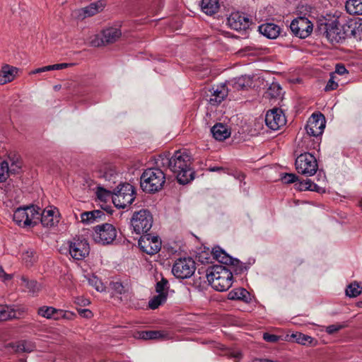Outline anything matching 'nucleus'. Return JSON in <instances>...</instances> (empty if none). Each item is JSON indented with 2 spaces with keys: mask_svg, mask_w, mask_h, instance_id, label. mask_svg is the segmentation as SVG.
I'll return each mask as SVG.
<instances>
[{
  "mask_svg": "<svg viewBox=\"0 0 362 362\" xmlns=\"http://www.w3.org/2000/svg\"><path fill=\"white\" fill-rule=\"evenodd\" d=\"M168 165L180 184H187L194 179V173L191 168V157L187 151H175L168 160Z\"/></svg>",
  "mask_w": 362,
  "mask_h": 362,
  "instance_id": "1",
  "label": "nucleus"
},
{
  "mask_svg": "<svg viewBox=\"0 0 362 362\" xmlns=\"http://www.w3.org/2000/svg\"><path fill=\"white\" fill-rule=\"evenodd\" d=\"M358 28L355 21L341 25L339 21H334L326 24V37L332 43H337L346 37H356Z\"/></svg>",
  "mask_w": 362,
  "mask_h": 362,
  "instance_id": "2",
  "label": "nucleus"
},
{
  "mask_svg": "<svg viewBox=\"0 0 362 362\" xmlns=\"http://www.w3.org/2000/svg\"><path fill=\"white\" fill-rule=\"evenodd\" d=\"M211 287L218 291H225L233 284V272L223 265H214L206 274Z\"/></svg>",
  "mask_w": 362,
  "mask_h": 362,
  "instance_id": "3",
  "label": "nucleus"
},
{
  "mask_svg": "<svg viewBox=\"0 0 362 362\" xmlns=\"http://www.w3.org/2000/svg\"><path fill=\"white\" fill-rule=\"evenodd\" d=\"M165 182L164 173L159 168H148L141 176V187L148 193H154L160 190Z\"/></svg>",
  "mask_w": 362,
  "mask_h": 362,
  "instance_id": "4",
  "label": "nucleus"
},
{
  "mask_svg": "<svg viewBox=\"0 0 362 362\" xmlns=\"http://www.w3.org/2000/svg\"><path fill=\"white\" fill-rule=\"evenodd\" d=\"M40 211L34 206L20 207L14 211L13 219L20 226H34L39 222Z\"/></svg>",
  "mask_w": 362,
  "mask_h": 362,
  "instance_id": "5",
  "label": "nucleus"
},
{
  "mask_svg": "<svg viewBox=\"0 0 362 362\" xmlns=\"http://www.w3.org/2000/svg\"><path fill=\"white\" fill-rule=\"evenodd\" d=\"M135 194V189L131 184L122 183L114 189L112 199L116 207L124 209L133 202Z\"/></svg>",
  "mask_w": 362,
  "mask_h": 362,
  "instance_id": "6",
  "label": "nucleus"
},
{
  "mask_svg": "<svg viewBox=\"0 0 362 362\" xmlns=\"http://www.w3.org/2000/svg\"><path fill=\"white\" fill-rule=\"evenodd\" d=\"M92 237L96 243L103 245H110L117 237V230L110 223L98 225L94 227Z\"/></svg>",
  "mask_w": 362,
  "mask_h": 362,
  "instance_id": "7",
  "label": "nucleus"
},
{
  "mask_svg": "<svg viewBox=\"0 0 362 362\" xmlns=\"http://www.w3.org/2000/svg\"><path fill=\"white\" fill-rule=\"evenodd\" d=\"M131 223L136 234L147 233L152 227L153 216L149 211L142 209L133 214Z\"/></svg>",
  "mask_w": 362,
  "mask_h": 362,
  "instance_id": "8",
  "label": "nucleus"
},
{
  "mask_svg": "<svg viewBox=\"0 0 362 362\" xmlns=\"http://www.w3.org/2000/svg\"><path fill=\"white\" fill-rule=\"evenodd\" d=\"M295 165L298 173L305 176L315 175L318 168L315 157L309 153L299 155L296 159Z\"/></svg>",
  "mask_w": 362,
  "mask_h": 362,
  "instance_id": "9",
  "label": "nucleus"
},
{
  "mask_svg": "<svg viewBox=\"0 0 362 362\" xmlns=\"http://www.w3.org/2000/svg\"><path fill=\"white\" fill-rule=\"evenodd\" d=\"M122 35L121 30L115 27L107 28L100 34L90 37V44L93 47H100L116 42Z\"/></svg>",
  "mask_w": 362,
  "mask_h": 362,
  "instance_id": "10",
  "label": "nucleus"
},
{
  "mask_svg": "<svg viewBox=\"0 0 362 362\" xmlns=\"http://www.w3.org/2000/svg\"><path fill=\"white\" fill-rule=\"evenodd\" d=\"M195 271V262L192 258H180L173 266L172 272L178 279L189 278Z\"/></svg>",
  "mask_w": 362,
  "mask_h": 362,
  "instance_id": "11",
  "label": "nucleus"
},
{
  "mask_svg": "<svg viewBox=\"0 0 362 362\" xmlns=\"http://www.w3.org/2000/svg\"><path fill=\"white\" fill-rule=\"evenodd\" d=\"M212 255L218 262L224 264H231L230 269L235 274H242L247 270V267L240 263L238 259H233L220 247H216L212 250Z\"/></svg>",
  "mask_w": 362,
  "mask_h": 362,
  "instance_id": "12",
  "label": "nucleus"
},
{
  "mask_svg": "<svg viewBox=\"0 0 362 362\" xmlns=\"http://www.w3.org/2000/svg\"><path fill=\"white\" fill-rule=\"evenodd\" d=\"M313 23L305 17H299L292 21L290 29L299 38H305L313 32Z\"/></svg>",
  "mask_w": 362,
  "mask_h": 362,
  "instance_id": "13",
  "label": "nucleus"
},
{
  "mask_svg": "<svg viewBox=\"0 0 362 362\" xmlns=\"http://www.w3.org/2000/svg\"><path fill=\"white\" fill-rule=\"evenodd\" d=\"M138 244L141 250L150 255L158 252L161 247L160 238L158 236H153L150 234L142 235L139 240Z\"/></svg>",
  "mask_w": 362,
  "mask_h": 362,
  "instance_id": "14",
  "label": "nucleus"
},
{
  "mask_svg": "<svg viewBox=\"0 0 362 362\" xmlns=\"http://www.w3.org/2000/svg\"><path fill=\"white\" fill-rule=\"evenodd\" d=\"M89 252V244L85 239H74L69 243V254L75 259H83Z\"/></svg>",
  "mask_w": 362,
  "mask_h": 362,
  "instance_id": "15",
  "label": "nucleus"
},
{
  "mask_svg": "<svg viewBox=\"0 0 362 362\" xmlns=\"http://www.w3.org/2000/svg\"><path fill=\"white\" fill-rule=\"evenodd\" d=\"M325 127V119L323 115L313 114L308 119L305 129L309 135L317 136L322 134Z\"/></svg>",
  "mask_w": 362,
  "mask_h": 362,
  "instance_id": "16",
  "label": "nucleus"
},
{
  "mask_svg": "<svg viewBox=\"0 0 362 362\" xmlns=\"http://www.w3.org/2000/svg\"><path fill=\"white\" fill-rule=\"evenodd\" d=\"M227 23L231 29L235 30H246L250 27L251 20L245 14L235 12L228 18Z\"/></svg>",
  "mask_w": 362,
  "mask_h": 362,
  "instance_id": "17",
  "label": "nucleus"
},
{
  "mask_svg": "<svg viewBox=\"0 0 362 362\" xmlns=\"http://www.w3.org/2000/svg\"><path fill=\"white\" fill-rule=\"evenodd\" d=\"M265 122L271 129L277 130L286 124V118L281 110L276 108L267 113Z\"/></svg>",
  "mask_w": 362,
  "mask_h": 362,
  "instance_id": "18",
  "label": "nucleus"
},
{
  "mask_svg": "<svg viewBox=\"0 0 362 362\" xmlns=\"http://www.w3.org/2000/svg\"><path fill=\"white\" fill-rule=\"evenodd\" d=\"M40 222L44 227L52 228L59 221V214L57 209H45L42 212L40 211Z\"/></svg>",
  "mask_w": 362,
  "mask_h": 362,
  "instance_id": "19",
  "label": "nucleus"
},
{
  "mask_svg": "<svg viewBox=\"0 0 362 362\" xmlns=\"http://www.w3.org/2000/svg\"><path fill=\"white\" fill-rule=\"evenodd\" d=\"M209 103L214 106L219 105L228 95V89L226 84L214 86L210 90Z\"/></svg>",
  "mask_w": 362,
  "mask_h": 362,
  "instance_id": "20",
  "label": "nucleus"
},
{
  "mask_svg": "<svg viewBox=\"0 0 362 362\" xmlns=\"http://www.w3.org/2000/svg\"><path fill=\"white\" fill-rule=\"evenodd\" d=\"M105 7V4L103 1H98L91 3L88 6L75 11L76 17L83 19L87 17H90L95 15L100 11H103Z\"/></svg>",
  "mask_w": 362,
  "mask_h": 362,
  "instance_id": "21",
  "label": "nucleus"
},
{
  "mask_svg": "<svg viewBox=\"0 0 362 362\" xmlns=\"http://www.w3.org/2000/svg\"><path fill=\"white\" fill-rule=\"evenodd\" d=\"M38 315L49 320H58L66 317V313L62 310H58L51 306H42L37 310Z\"/></svg>",
  "mask_w": 362,
  "mask_h": 362,
  "instance_id": "22",
  "label": "nucleus"
},
{
  "mask_svg": "<svg viewBox=\"0 0 362 362\" xmlns=\"http://www.w3.org/2000/svg\"><path fill=\"white\" fill-rule=\"evenodd\" d=\"M18 69L8 64L4 65L0 70V84L11 82L17 76Z\"/></svg>",
  "mask_w": 362,
  "mask_h": 362,
  "instance_id": "23",
  "label": "nucleus"
},
{
  "mask_svg": "<svg viewBox=\"0 0 362 362\" xmlns=\"http://www.w3.org/2000/svg\"><path fill=\"white\" fill-rule=\"evenodd\" d=\"M259 33L269 39H276L280 34V28L274 23H265L259 26Z\"/></svg>",
  "mask_w": 362,
  "mask_h": 362,
  "instance_id": "24",
  "label": "nucleus"
},
{
  "mask_svg": "<svg viewBox=\"0 0 362 362\" xmlns=\"http://www.w3.org/2000/svg\"><path fill=\"white\" fill-rule=\"evenodd\" d=\"M21 282L19 283L23 291L28 292L33 295L37 294L41 288L40 284H39L35 280H29L25 276L21 277Z\"/></svg>",
  "mask_w": 362,
  "mask_h": 362,
  "instance_id": "25",
  "label": "nucleus"
},
{
  "mask_svg": "<svg viewBox=\"0 0 362 362\" xmlns=\"http://www.w3.org/2000/svg\"><path fill=\"white\" fill-rule=\"evenodd\" d=\"M228 298L233 300H242L247 303L250 300V294L245 288L239 287L231 290L228 294Z\"/></svg>",
  "mask_w": 362,
  "mask_h": 362,
  "instance_id": "26",
  "label": "nucleus"
},
{
  "mask_svg": "<svg viewBox=\"0 0 362 362\" xmlns=\"http://www.w3.org/2000/svg\"><path fill=\"white\" fill-rule=\"evenodd\" d=\"M21 315V312L16 310L13 306L0 305V320L18 318Z\"/></svg>",
  "mask_w": 362,
  "mask_h": 362,
  "instance_id": "27",
  "label": "nucleus"
},
{
  "mask_svg": "<svg viewBox=\"0 0 362 362\" xmlns=\"http://www.w3.org/2000/svg\"><path fill=\"white\" fill-rule=\"evenodd\" d=\"M213 136L219 141L225 140L230 135V132L226 126L223 124H216L211 129Z\"/></svg>",
  "mask_w": 362,
  "mask_h": 362,
  "instance_id": "28",
  "label": "nucleus"
},
{
  "mask_svg": "<svg viewBox=\"0 0 362 362\" xmlns=\"http://www.w3.org/2000/svg\"><path fill=\"white\" fill-rule=\"evenodd\" d=\"M138 338L142 339H168V334L157 330L143 331L138 333Z\"/></svg>",
  "mask_w": 362,
  "mask_h": 362,
  "instance_id": "29",
  "label": "nucleus"
},
{
  "mask_svg": "<svg viewBox=\"0 0 362 362\" xmlns=\"http://www.w3.org/2000/svg\"><path fill=\"white\" fill-rule=\"evenodd\" d=\"M218 0H202L201 8L204 13L207 15H212L216 13L219 8Z\"/></svg>",
  "mask_w": 362,
  "mask_h": 362,
  "instance_id": "30",
  "label": "nucleus"
},
{
  "mask_svg": "<svg viewBox=\"0 0 362 362\" xmlns=\"http://www.w3.org/2000/svg\"><path fill=\"white\" fill-rule=\"evenodd\" d=\"M291 337L295 339V341L299 344L304 346H315L317 340L310 336L304 334L300 332L292 334Z\"/></svg>",
  "mask_w": 362,
  "mask_h": 362,
  "instance_id": "31",
  "label": "nucleus"
},
{
  "mask_svg": "<svg viewBox=\"0 0 362 362\" xmlns=\"http://www.w3.org/2000/svg\"><path fill=\"white\" fill-rule=\"evenodd\" d=\"M103 215V211L100 210L85 211L81 214V222L84 224H90L94 223L97 218H100Z\"/></svg>",
  "mask_w": 362,
  "mask_h": 362,
  "instance_id": "32",
  "label": "nucleus"
},
{
  "mask_svg": "<svg viewBox=\"0 0 362 362\" xmlns=\"http://www.w3.org/2000/svg\"><path fill=\"white\" fill-rule=\"evenodd\" d=\"M345 7L350 14L362 15V0H348Z\"/></svg>",
  "mask_w": 362,
  "mask_h": 362,
  "instance_id": "33",
  "label": "nucleus"
},
{
  "mask_svg": "<svg viewBox=\"0 0 362 362\" xmlns=\"http://www.w3.org/2000/svg\"><path fill=\"white\" fill-rule=\"evenodd\" d=\"M233 86L239 90L247 88L252 85V77L245 75L235 78L233 81Z\"/></svg>",
  "mask_w": 362,
  "mask_h": 362,
  "instance_id": "34",
  "label": "nucleus"
},
{
  "mask_svg": "<svg viewBox=\"0 0 362 362\" xmlns=\"http://www.w3.org/2000/svg\"><path fill=\"white\" fill-rule=\"evenodd\" d=\"M295 186L300 191L310 190L314 192H320L321 189L318 185L313 182L310 179L296 182Z\"/></svg>",
  "mask_w": 362,
  "mask_h": 362,
  "instance_id": "35",
  "label": "nucleus"
},
{
  "mask_svg": "<svg viewBox=\"0 0 362 362\" xmlns=\"http://www.w3.org/2000/svg\"><path fill=\"white\" fill-rule=\"evenodd\" d=\"M13 347L17 352H27L30 353L35 349V345L33 342L27 340H22L18 341Z\"/></svg>",
  "mask_w": 362,
  "mask_h": 362,
  "instance_id": "36",
  "label": "nucleus"
},
{
  "mask_svg": "<svg viewBox=\"0 0 362 362\" xmlns=\"http://www.w3.org/2000/svg\"><path fill=\"white\" fill-rule=\"evenodd\" d=\"M22 259L27 266H31L37 261V256L33 249H28L22 253Z\"/></svg>",
  "mask_w": 362,
  "mask_h": 362,
  "instance_id": "37",
  "label": "nucleus"
},
{
  "mask_svg": "<svg viewBox=\"0 0 362 362\" xmlns=\"http://www.w3.org/2000/svg\"><path fill=\"white\" fill-rule=\"evenodd\" d=\"M8 159H9L8 163H9L10 173H12V174L18 173L22 166L21 160L16 156L9 157Z\"/></svg>",
  "mask_w": 362,
  "mask_h": 362,
  "instance_id": "38",
  "label": "nucleus"
},
{
  "mask_svg": "<svg viewBox=\"0 0 362 362\" xmlns=\"http://www.w3.org/2000/svg\"><path fill=\"white\" fill-rule=\"evenodd\" d=\"M9 163L8 161L0 158V182H4L9 176Z\"/></svg>",
  "mask_w": 362,
  "mask_h": 362,
  "instance_id": "39",
  "label": "nucleus"
},
{
  "mask_svg": "<svg viewBox=\"0 0 362 362\" xmlns=\"http://www.w3.org/2000/svg\"><path fill=\"white\" fill-rule=\"evenodd\" d=\"M361 292L362 287L356 282L349 284L346 289V296L351 298L358 296Z\"/></svg>",
  "mask_w": 362,
  "mask_h": 362,
  "instance_id": "40",
  "label": "nucleus"
},
{
  "mask_svg": "<svg viewBox=\"0 0 362 362\" xmlns=\"http://www.w3.org/2000/svg\"><path fill=\"white\" fill-rule=\"evenodd\" d=\"M282 89L277 83H272L269 87L267 95L271 98H277L281 95Z\"/></svg>",
  "mask_w": 362,
  "mask_h": 362,
  "instance_id": "41",
  "label": "nucleus"
},
{
  "mask_svg": "<svg viewBox=\"0 0 362 362\" xmlns=\"http://www.w3.org/2000/svg\"><path fill=\"white\" fill-rule=\"evenodd\" d=\"M166 298L167 294H158L149 300L148 306L151 309H156L166 300Z\"/></svg>",
  "mask_w": 362,
  "mask_h": 362,
  "instance_id": "42",
  "label": "nucleus"
},
{
  "mask_svg": "<svg viewBox=\"0 0 362 362\" xmlns=\"http://www.w3.org/2000/svg\"><path fill=\"white\" fill-rule=\"evenodd\" d=\"M96 194L97 197L103 202H106L108 198H112V194H110V191L106 190L100 187H98Z\"/></svg>",
  "mask_w": 362,
  "mask_h": 362,
  "instance_id": "43",
  "label": "nucleus"
},
{
  "mask_svg": "<svg viewBox=\"0 0 362 362\" xmlns=\"http://www.w3.org/2000/svg\"><path fill=\"white\" fill-rule=\"evenodd\" d=\"M88 283L90 285L93 286L98 291H103L104 290V286L101 281L96 276H92L88 279Z\"/></svg>",
  "mask_w": 362,
  "mask_h": 362,
  "instance_id": "44",
  "label": "nucleus"
},
{
  "mask_svg": "<svg viewBox=\"0 0 362 362\" xmlns=\"http://www.w3.org/2000/svg\"><path fill=\"white\" fill-rule=\"evenodd\" d=\"M168 282L165 279H162L156 284V291L158 294H167L166 289L168 288Z\"/></svg>",
  "mask_w": 362,
  "mask_h": 362,
  "instance_id": "45",
  "label": "nucleus"
},
{
  "mask_svg": "<svg viewBox=\"0 0 362 362\" xmlns=\"http://www.w3.org/2000/svg\"><path fill=\"white\" fill-rule=\"evenodd\" d=\"M346 327V325L344 324H334L331 325L325 328V331L329 334H333L334 333H337L339 330L342 329Z\"/></svg>",
  "mask_w": 362,
  "mask_h": 362,
  "instance_id": "46",
  "label": "nucleus"
},
{
  "mask_svg": "<svg viewBox=\"0 0 362 362\" xmlns=\"http://www.w3.org/2000/svg\"><path fill=\"white\" fill-rule=\"evenodd\" d=\"M334 78H335L334 74H332L330 75V78L328 81V82L325 86V90L326 91H329V90L337 89V88L338 87V83L335 81Z\"/></svg>",
  "mask_w": 362,
  "mask_h": 362,
  "instance_id": "47",
  "label": "nucleus"
},
{
  "mask_svg": "<svg viewBox=\"0 0 362 362\" xmlns=\"http://www.w3.org/2000/svg\"><path fill=\"white\" fill-rule=\"evenodd\" d=\"M281 180L284 183L290 184V183H294L297 181L298 177L293 173H285L282 177Z\"/></svg>",
  "mask_w": 362,
  "mask_h": 362,
  "instance_id": "48",
  "label": "nucleus"
},
{
  "mask_svg": "<svg viewBox=\"0 0 362 362\" xmlns=\"http://www.w3.org/2000/svg\"><path fill=\"white\" fill-rule=\"evenodd\" d=\"M49 71L53 70H60L63 69H66L68 67H70L72 66V64L69 63H62V64H56L53 65H49Z\"/></svg>",
  "mask_w": 362,
  "mask_h": 362,
  "instance_id": "49",
  "label": "nucleus"
},
{
  "mask_svg": "<svg viewBox=\"0 0 362 362\" xmlns=\"http://www.w3.org/2000/svg\"><path fill=\"white\" fill-rule=\"evenodd\" d=\"M112 288L119 294H122L124 291L123 285L120 282H114L112 284Z\"/></svg>",
  "mask_w": 362,
  "mask_h": 362,
  "instance_id": "50",
  "label": "nucleus"
},
{
  "mask_svg": "<svg viewBox=\"0 0 362 362\" xmlns=\"http://www.w3.org/2000/svg\"><path fill=\"white\" fill-rule=\"evenodd\" d=\"M117 176V174L115 173V171L113 170H111L110 169L108 171L105 172L103 175V177L106 180H113V182H115V179Z\"/></svg>",
  "mask_w": 362,
  "mask_h": 362,
  "instance_id": "51",
  "label": "nucleus"
},
{
  "mask_svg": "<svg viewBox=\"0 0 362 362\" xmlns=\"http://www.w3.org/2000/svg\"><path fill=\"white\" fill-rule=\"evenodd\" d=\"M263 338L267 341L269 342H275L279 339V337L274 334H270L268 333H264L263 335Z\"/></svg>",
  "mask_w": 362,
  "mask_h": 362,
  "instance_id": "52",
  "label": "nucleus"
},
{
  "mask_svg": "<svg viewBox=\"0 0 362 362\" xmlns=\"http://www.w3.org/2000/svg\"><path fill=\"white\" fill-rule=\"evenodd\" d=\"M0 278L1 279V280L3 281H6L11 279L12 275L6 274L5 272V271L4 270V269L1 267H0Z\"/></svg>",
  "mask_w": 362,
  "mask_h": 362,
  "instance_id": "53",
  "label": "nucleus"
},
{
  "mask_svg": "<svg viewBox=\"0 0 362 362\" xmlns=\"http://www.w3.org/2000/svg\"><path fill=\"white\" fill-rule=\"evenodd\" d=\"M335 73L339 75H344L347 73V70L344 65L337 64L336 66Z\"/></svg>",
  "mask_w": 362,
  "mask_h": 362,
  "instance_id": "54",
  "label": "nucleus"
},
{
  "mask_svg": "<svg viewBox=\"0 0 362 362\" xmlns=\"http://www.w3.org/2000/svg\"><path fill=\"white\" fill-rule=\"evenodd\" d=\"M49 71V66H45L41 68H37L30 72V74H40L45 71Z\"/></svg>",
  "mask_w": 362,
  "mask_h": 362,
  "instance_id": "55",
  "label": "nucleus"
},
{
  "mask_svg": "<svg viewBox=\"0 0 362 362\" xmlns=\"http://www.w3.org/2000/svg\"><path fill=\"white\" fill-rule=\"evenodd\" d=\"M79 313L81 316L86 318H90L92 316L91 311L88 309H82L79 311Z\"/></svg>",
  "mask_w": 362,
  "mask_h": 362,
  "instance_id": "56",
  "label": "nucleus"
},
{
  "mask_svg": "<svg viewBox=\"0 0 362 362\" xmlns=\"http://www.w3.org/2000/svg\"><path fill=\"white\" fill-rule=\"evenodd\" d=\"M227 354L232 358H239L241 357V354L238 351H228Z\"/></svg>",
  "mask_w": 362,
  "mask_h": 362,
  "instance_id": "57",
  "label": "nucleus"
},
{
  "mask_svg": "<svg viewBox=\"0 0 362 362\" xmlns=\"http://www.w3.org/2000/svg\"><path fill=\"white\" fill-rule=\"evenodd\" d=\"M221 170H222V168H220V167H214V168H209V170L211 172L218 171Z\"/></svg>",
  "mask_w": 362,
  "mask_h": 362,
  "instance_id": "58",
  "label": "nucleus"
},
{
  "mask_svg": "<svg viewBox=\"0 0 362 362\" xmlns=\"http://www.w3.org/2000/svg\"><path fill=\"white\" fill-rule=\"evenodd\" d=\"M89 303H90V302H89V300H83L82 304H83V305H86L89 304Z\"/></svg>",
  "mask_w": 362,
  "mask_h": 362,
  "instance_id": "59",
  "label": "nucleus"
},
{
  "mask_svg": "<svg viewBox=\"0 0 362 362\" xmlns=\"http://www.w3.org/2000/svg\"><path fill=\"white\" fill-rule=\"evenodd\" d=\"M357 305H358V307H362V301H358V302L357 303Z\"/></svg>",
  "mask_w": 362,
  "mask_h": 362,
  "instance_id": "60",
  "label": "nucleus"
}]
</instances>
